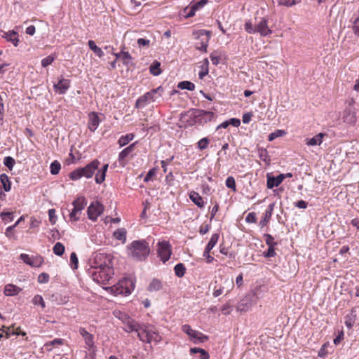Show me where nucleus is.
Listing matches in <instances>:
<instances>
[{"instance_id": "3", "label": "nucleus", "mask_w": 359, "mask_h": 359, "mask_svg": "<svg viewBox=\"0 0 359 359\" xmlns=\"http://www.w3.org/2000/svg\"><path fill=\"white\" fill-rule=\"evenodd\" d=\"M100 165V162L97 159H94L88 163L85 167L79 168L72 171L69 177L72 180L76 181L81 177L86 179L91 178Z\"/></svg>"}, {"instance_id": "2", "label": "nucleus", "mask_w": 359, "mask_h": 359, "mask_svg": "<svg viewBox=\"0 0 359 359\" xmlns=\"http://www.w3.org/2000/svg\"><path fill=\"white\" fill-rule=\"evenodd\" d=\"M126 253L134 261H145L150 254L149 243L144 239L133 241L126 246Z\"/></svg>"}, {"instance_id": "11", "label": "nucleus", "mask_w": 359, "mask_h": 359, "mask_svg": "<svg viewBox=\"0 0 359 359\" xmlns=\"http://www.w3.org/2000/svg\"><path fill=\"white\" fill-rule=\"evenodd\" d=\"M215 285L213 288L212 295L215 297H217L226 292V295L229 294L233 288L234 283L233 280L225 278L223 280V285H217V282L215 281Z\"/></svg>"}, {"instance_id": "55", "label": "nucleus", "mask_w": 359, "mask_h": 359, "mask_svg": "<svg viewBox=\"0 0 359 359\" xmlns=\"http://www.w3.org/2000/svg\"><path fill=\"white\" fill-rule=\"evenodd\" d=\"M139 48H148L150 45V40L144 38H140L137 41Z\"/></svg>"}, {"instance_id": "29", "label": "nucleus", "mask_w": 359, "mask_h": 359, "mask_svg": "<svg viewBox=\"0 0 359 359\" xmlns=\"http://www.w3.org/2000/svg\"><path fill=\"white\" fill-rule=\"evenodd\" d=\"M191 201L199 208L204 207L203 198L196 191H191L189 194Z\"/></svg>"}, {"instance_id": "28", "label": "nucleus", "mask_w": 359, "mask_h": 359, "mask_svg": "<svg viewBox=\"0 0 359 359\" xmlns=\"http://www.w3.org/2000/svg\"><path fill=\"white\" fill-rule=\"evenodd\" d=\"M191 340L194 341V344L203 343L208 339V337L204 335L203 333L194 330L193 334L190 336Z\"/></svg>"}, {"instance_id": "23", "label": "nucleus", "mask_w": 359, "mask_h": 359, "mask_svg": "<svg viewBox=\"0 0 359 359\" xmlns=\"http://www.w3.org/2000/svg\"><path fill=\"white\" fill-rule=\"evenodd\" d=\"M284 180L283 174L278 175L277 177L267 176V187L272 189L279 186Z\"/></svg>"}, {"instance_id": "22", "label": "nucleus", "mask_w": 359, "mask_h": 359, "mask_svg": "<svg viewBox=\"0 0 359 359\" xmlns=\"http://www.w3.org/2000/svg\"><path fill=\"white\" fill-rule=\"evenodd\" d=\"M137 142H134L130 144L128 147L122 150L118 154V161L122 165H124V163H122L125 158H126L129 155H130L135 150V144Z\"/></svg>"}, {"instance_id": "38", "label": "nucleus", "mask_w": 359, "mask_h": 359, "mask_svg": "<svg viewBox=\"0 0 359 359\" xmlns=\"http://www.w3.org/2000/svg\"><path fill=\"white\" fill-rule=\"evenodd\" d=\"M177 87L182 90L186 89L191 91L195 89V85L193 83L188 81L180 82L177 85Z\"/></svg>"}, {"instance_id": "62", "label": "nucleus", "mask_w": 359, "mask_h": 359, "mask_svg": "<svg viewBox=\"0 0 359 359\" xmlns=\"http://www.w3.org/2000/svg\"><path fill=\"white\" fill-rule=\"evenodd\" d=\"M182 330L185 332L189 337L193 334L194 330H193L190 325L185 324L182 327Z\"/></svg>"}, {"instance_id": "12", "label": "nucleus", "mask_w": 359, "mask_h": 359, "mask_svg": "<svg viewBox=\"0 0 359 359\" xmlns=\"http://www.w3.org/2000/svg\"><path fill=\"white\" fill-rule=\"evenodd\" d=\"M104 210V205L99 201H93L87 209L88 217L92 221H96Z\"/></svg>"}, {"instance_id": "14", "label": "nucleus", "mask_w": 359, "mask_h": 359, "mask_svg": "<svg viewBox=\"0 0 359 359\" xmlns=\"http://www.w3.org/2000/svg\"><path fill=\"white\" fill-rule=\"evenodd\" d=\"M219 239L218 233H213L205 247V249L203 252V256L205 257L206 262L208 264L212 263L214 261V257L210 255V251L215 246Z\"/></svg>"}, {"instance_id": "6", "label": "nucleus", "mask_w": 359, "mask_h": 359, "mask_svg": "<svg viewBox=\"0 0 359 359\" xmlns=\"http://www.w3.org/2000/svg\"><path fill=\"white\" fill-rule=\"evenodd\" d=\"M195 39H196V42L195 44L196 48L206 52L207 47L211 37V33L209 31H206L204 29H201L196 31L193 33Z\"/></svg>"}, {"instance_id": "47", "label": "nucleus", "mask_w": 359, "mask_h": 359, "mask_svg": "<svg viewBox=\"0 0 359 359\" xmlns=\"http://www.w3.org/2000/svg\"><path fill=\"white\" fill-rule=\"evenodd\" d=\"M225 184L228 188L231 189L233 191H236L235 179L232 176H229L226 178Z\"/></svg>"}, {"instance_id": "8", "label": "nucleus", "mask_w": 359, "mask_h": 359, "mask_svg": "<svg viewBox=\"0 0 359 359\" xmlns=\"http://www.w3.org/2000/svg\"><path fill=\"white\" fill-rule=\"evenodd\" d=\"M114 315L118 318L125 325L124 330L127 332H135L138 327L139 323L132 319L128 315L121 312V311H114Z\"/></svg>"}, {"instance_id": "17", "label": "nucleus", "mask_w": 359, "mask_h": 359, "mask_svg": "<svg viewBox=\"0 0 359 359\" xmlns=\"http://www.w3.org/2000/svg\"><path fill=\"white\" fill-rule=\"evenodd\" d=\"M343 121L346 124L353 126L357 121L355 110L353 107L346 108L343 114Z\"/></svg>"}, {"instance_id": "52", "label": "nucleus", "mask_w": 359, "mask_h": 359, "mask_svg": "<svg viewBox=\"0 0 359 359\" xmlns=\"http://www.w3.org/2000/svg\"><path fill=\"white\" fill-rule=\"evenodd\" d=\"M285 134V132L284 130H277L274 133L269 134L268 139L269 141H272L274 139H276V137H281Z\"/></svg>"}, {"instance_id": "27", "label": "nucleus", "mask_w": 359, "mask_h": 359, "mask_svg": "<svg viewBox=\"0 0 359 359\" xmlns=\"http://www.w3.org/2000/svg\"><path fill=\"white\" fill-rule=\"evenodd\" d=\"M208 2V0H201L196 3L191 4L189 7V11L187 13L188 17H192L195 13L202 8Z\"/></svg>"}, {"instance_id": "45", "label": "nucleus", "mask_w": 359, "mask_h": 359, "mask_svg": "<svg viewBox=\"0 0 359 359\" xmlns=\"http://www.w3.org/2000/svg\"><path fill=\"white\" fill-rule=\"evenodd\" d=\"M209 142L208 137H203L198 142L197 147L200 150H204L208 147Z\"/></svg>"}, {"instance_id": "15", "label": "nucleus", "mask_w": 359, "mask_h": 359, "mask_svg": "<svg viewBox=\"0 0 359 359\" xmlns=\"http://www.w3.org/2000/svg\"><path fill=\"white\" fill-rule=\"evenodd\" d=\"M255 30L256 33H259L262 36H266L272 33V30L268 26V20L264 18H261L255 25Z\"/></svg>"}, {"instance_id": "46", "label": "nucleus", "mask_w": 359, "mask_h": 359, "mask_svg": "<svg viewBox=\"0 0 359 359\" xmlns=\"http://www.w3.org/2000/svg\"><path fill=\"white\" fill-rule=\"evenodd\" d=\"M4 164L10 170H12L14 165H15V160L11 156H6L4 159Z\"/></svg>"}, {"instance_id": "13", "label": "nucleus", "mask_w": 359, "mask_h": 359, "mask_svg": "<svg viewBox=\"0 0 359 359\" xmlns=\"http://www.w3.org/2000/svg\"><path fill=\"white\" fill-rule=\"evenodd\" d=\"M255 293L246 294L237 304V310L241 312H246L255 304Z\"/></svg>"}, {"instance_id": "61", "label": "nucleus", "mask_w": 359, "mask_h": 359, "mask_svg": "<svg viewBox=\"0 0 359 359\" xmlns=\"http://www.w3.org/2000/svg\"><path fill=\"white\" fill-rule=\"evenodd\" d=\"M257 221L256 214L255 212H250L245 217L247 223H255Z\"/></svg>"}, {"instance_id": "7", "label": "nucleus", "mask_w": 359, "mask_h": 359, "mask_svg": "<svg viewBox=\"0 0 359 359\" xmlns=\"http://www.w3.org/2000/svg\"><path fill=\"white\" fill-rule=\"evenodd\" d=\"M87 205V201L84 196L77 197L73 202V208L69 213L70 220L76 222L80 219L82 210Z\"/></svg>"}, {"instance_id": "41", "label": "nucleus", "mask_w": 359, "mask_h": 359, "mask_svg": "<svg viewBox=\"0 0 359 359\" xmlns=\"http://www.w3.org/2000/svg\"><path fill=\"white\" fill-rule=\"evenodd\" d=\"M161 288V283L160 280L154 279L149 285V291H158Z\"/></svg>"}, {"instance_id": "39", "label": "nucleus", "mask_w": 359, "mask_h": 359, "mask_svg": "<svg viewBox=\"0 0 359 359\" xmlns=\"http://www.w3.org/2000/svg\"><path fill=\"white\" fill-rule=\"evenodd\" d=\"M160 62L155 61L151 66H150V72L154 75L158 76L161 73V69H160Z\"/></svg>"}, {"instance_id": "30", "label": "nucleus", "mask_w": 359, "mask_h": 359, "mask_svg": "<svg viewBox=\"0 0 359 359\" xmlns=\"http://www.w3.org/2000/svg\"><path fill=\"white\" fill-rule=\"evenodd\" d=\"M126 233L127 231L124 228H120L114 232L113 236L116 240L125 243L126 241Z\"/></svg>"}, {"instance_id": "64", "label": "nucleus", "mask_w": 359, "mask_h": 359, "mask_svg": "<svg viewBox=\"0 0 359 359\" xmlns=\"http://www.w3.org/2000/svg\"><path fill=\"white\" fill-rule=\"evenodd\" d=\"M295 207L301 209H306L308 206L307 202L300 200L294 203Z\"/></svg>"}, {"instance_id": "48", "label": "nucleus", "mask_w": 359, "mask_h": 359, "mask_svg": "<svg viewBox=\"0 0 359 359\" xmlns=\"http://www.w3.org/2000/svg\"><path fill=\"white\" fill-rule=\"evenodd\" d=\"M244 28H245V30L248 34H255L256 33L255 26H254L252 22L250 20L245 22V23L244 25Z\"/></svg>"}, {"instance_id": "9", "label": "nucleus", "mask_w": 359, "mask_h": 359, "mask_svg": "<svg viewBox=\"0 0 359 359\" xmlns=\"http://www.w3.org/2000/svg\"><path fill=\"white\" fill-rule=\"evenodd\" d=\"M135 287L133 280L130 278H123L114 286L113 290L116 294L128 295L133 290Z\"/></svg>"}, {"instance_id": "24", "label": "nucleus", "mask_w": 359, "mask_h": 359, "mask_svg": "<svg viewBox=\"0 0 359 359\" xmlns=\"http://www.w3.org/2000/svg\"><path fill=\"white\" fill-rule=\"evenodd\" d=\"M326 135L325 133H320L311 138L305 140L306 144L308 146H317L323 143V139Z\"/></svg>"}, {"instance_id": "16", "label": "nucleus", "mask_w": 359, "mask_h": 359, "mask_svg": "<svg viewBox=\"0 0 359 359\" xmlns=\"http://www.w3.org/2000/svg\"><path fill=\"white\" fill-rule=\"evenodd\" d=\"M20 259L27 264L32 267H39L43 262V259L41 256L30 257L27 254H21Z\"/></svg>"}, {"instance_id": "37", "label": "nucleus", "mask_w": 359, "mask_h": 359, "mask_svg": "<svg viewBox=\"0 0 359 359\" xmlns=\"http://www.w3.org/2000/svg\"><path fill=\"white\" fill-rule=\"evenodd\" d=\"M174 271H175V275L177 277L181 278V277L184 276L185 271H186V268L183 264L178 263L175 266Z\"/></svg>"}, {"instance_id": "5", "label": "nucleus", "mask_w": 359, "mask_h": 359, "mask_svg": "<svg viewBox=\"0 0 359 359\" xmlns=\"http://www.w3.org/2000/svg\"><path fill=\"white\" fill-rule=\"evenodd\" d=\"M163 92L162 87H158L153 89L143 95L140 96L136 101L135 107L137 109H142L146 107L148 104L156 101L158 98L161 96Z\"/></svg>"}, {"instance_id": "56", "label": "nucleus", "mask_w": 359, "mask_h": 359, "mask_svg": "<svg viewBox=\"0 0 359 359\" xmlns=\"http://www.w3.org/2000/svg\"><path fill=\"white\" fill-rule=\"evenodd\" d=\"M48 216L50 222L52 224H55L57 221L56 211L55 209H50L48 210Z\"/></svg>"}, {"instance_id": "57", "label": "nucleus", "mask_w": 359, "mask_h": 359, "mask_svg": "<svg viewBox=\"0 0 359 359\" xmlns=\"http://www.w3.org/2000/svg\"><path fill=\"white\" fill-rule=\"evenodd\" d=\"M156 169L155 168H153L149 170L147 175L145 176L144 181L145 182H148L152 180V177L156 175Z\"/></svg>"}, {"instance_id": "54", "label": "nucleus", "mask_w": 359, "mask_h": 359, "mask_svg": "<svg viewBox=\"0 0 359 359\" xmlns=\"http://www.w3.org/2000/svg\"><path fill=\"white\" fill-rule=\"evenodd\" d=\"M123 63L126 65H128L132 60V56L128 52L122 50V56H121Z\"/></svg>"}, {"instance_id": "25", "label": "nucleus", "mask_w": 359, "mask_h": 359, "mask_svg": "<svg viewBox=\"0 0 359 359\" xmlns=\"http://www.w3.org/2000/svg\"><path fill=\"white\" fill-rule=\"evenodd\" d=\"M22 289L13 284H7L4 286V294L6 296H15L21 292Z\"/></svg>"}, {"instance_id": "59", "label": "nucleus", "mask_w": 359, "mask_h": 359, "mask_svg": "<svg viewBox=\"0 0 359 359\" xmlns=\"http://www.w3.org/2000/svg\"><path fill=\"white\" fill-rule=\"evenodd\" d=\"M49 280V276L46 273H41L38 276V282L39 283H46Z\"/></svg>"}, {"instance_id": "10", "label": "nucleus", "mask_w": 359, "mask_h": 359, "mask_svg": "<svg viewBox=\"0 0 359 359\" xmlns=\"http://www.w3.org/2000/svg\"><path fill=\"white\" fill-rule=\"evenodd\" d=\"M157 254L161 260L165 263L168 261L172 255V248L170 243L167 241H162L158 242L157 245Z\"/></svg>"}, {"instance_id": "58", "label": "nucleus", "mask_w": 359, "mask_h": 359, "mask_svg": "<svg viewBox=\"0 0 359 359\" xmlns=\"http://www.w3.org/2000/svg\"><path fill=\"white\" fill-rule=\"evenodd\" d=\"M210 58L214 65H217L219 63L220 57L217 55L216 51L210 54Z\"/></svg>"}, {"instance_id": "32", "label": "nucleus", "mask_w": 359, "mask_h": 359, "mask_svg": "<svg viewBox=\"0 0 359 359\" xmlns=\"http://www.w3.org/2000/svg\"><path fill=\"white\" fill-rule=\"evenodd\" d=\"M88 44L89 48L92 50L97 56H98L99 57H102L104 56V52L100 48L97 46L94 41L89 40Z\"/></svg>"}, {"instance_id": "33", "label": "nucleus", "mask_w": 359, "mask_h": 359, "mask_svg": "<svg viewBox=\"0 0 359 359\" xmlns=\"http://www.w3.org/2000/svg\"><path fill=\"white\" fill-rule=\"evenodd\" d=\"M134 138V135L132 133L122 135L118 140V143L120 147H124L128 144Z\"/></svg>"}, {"instance_id": "43", "label": "nucleus", "mask_w": 359, "mask_h": 359, "mask_svg": "<svg viewBox=\"0 0 359 359\" xmlns=\"http://www.w3.org/2000/svg\"><path fill=\"white\" fill-rule=\"evenodd\" d=\"M0 216L5 223L10 222L13 219V212H2L0 213Z\"/></svg>"}, {"instance_id": "34", "label": "nucleus", "mask_w": 359, "mask_h": 359, "mask_svg": "<svg viewBox=\"0 0 359 359\" xmlns=\"http://www.w3.org/2000/svg\"><path fill=\"white\" fill-rule=\"evenodd\" d=\"M198 116L201 119H204L205 122L211 121L215 118V114L212 111L201 110L198 114Z\"/></svg>"}, {"instance_id": "1", "label": "nucleus", "mask_w": 359, "mask_h": 359, "mask_svg": "<svg viewBox=\"0 0 359 359\" xmlns=\"http://www.w3.org/2000/svg\"><path fill=\"white\" fill-rule=\"evenodd\" d=\"M88 275L99 284H107L114 274L111 259L107 254H96L90 267L88 269Z\"/></svg>"}, {"instance_id": "49", "label": "nucleus", "mask_w": 359, "mask_h": 359, "mask_svg": "<svg viewBox=\"0 0 359 359\" xmlns=\"http://www.w3.org/2000/svg\"><path fill=\"white\" fill-rule=\"evenodd\" d=\"M298 3L297 0H278V4L279 6H284L286 7H291Z\"/></svg>"}, {"instance_id": "4", "label": "nucleus", "mask_w": 359, "mask_h": 359, "mask_svg": "<svg viewBox=\"0 0 359 359\" xmlns=\"http://www.w3.org/2000/svg\"><path fill=\"white\" fill-rule=\"evenodd\" d=\"M135 332L137 334V337L142 342L151 343V341H154L158 343L162 339L158 332L147 325L139 324L138 327H137Z\"/></svg>"}, {"instance_id": "60", "label": "nucleus", "mask_w": 359, "mask_h": 359, "mask_svg": "<svg viewBox=\"0 0 359 359\" xmlns=\"http://www.w3.org/2000/svg\"><path fill=\"white\" fill-rule=\"evenodd\" d=\"M264 257H273L276 253L275 252L274 247H269L267 251L264 252Z\"/></svg>"}, {"instance_id": "19", "label": "nucleus", "mask_w": 359, "mask_h": 359, "mask_svg": "<svg viewBox=\"0 0 359 359\" xmlns=\"http://www.w3.org/2000/svg\"><path fill=\"white\" fill-rule=\"evenodd\" d=\"M70 80L61 78L57 83L53 85V88L55 92H57L60 95H63L65 94L70 88Z\"/></svg>"}, {"instance_id": "35", "label": "nucleus", "mask_w": 359, "mask_h": 359, "mask_svg": "<svg viewBox=\"0 0 359 359\" xmlns=\"http://www.w3.org/2000/svg\"><path fill=\"white\" fill-rule=\"evenodd\" d=\"M64 344V340L62 339H55L52 341H48L44 344V346L46 348L48 351H51V346H59L62 345Z\"/></svg>"}, {"instance_id": "40", "label": "nucleus", "mask_w": 359, "mask_h": 359, "mask_svg": "<svg viewBox=\"0 0 359 359\" xmlns=\"http://www.w3.org/2000/svg\"><path fill=\"white\" fill-rule=\"evenodd\" d=\"M50 168L52 175H57L60 170L61 165L57 161H54L51 163Z\"/></svg>"}, {"instance_id": "18", "label": "nucleus", "mask_w": 359, "mask_h": 359, "mask_svg": "<svg viewBox=\"0 0 359 359\" xmlns=\"http://www.w3.org/2000/svg\"><path fill=\"white\" fill-rule=\"evenodd\" d=\"M0 35L7 41L12 43L14 45V46L17 47L18 46L20 40L19 35L17 32L14 30H11L8 32L1 30L0 32Z\"/></svg>"}, {"instance_id": "26", "label": "nucleus", "mask_w": 359, "mask_h": 359, "mask_svg": "<svg viewBox=\"0 0 359 359\" xmlns=\"http://www.w3.org/2000/svg\"><path fill=\"white\" fill-rule=\"evenodd\" d=\"M79 333L83 338L86 344L89 347L92 348L94 346L93 336L90 334L85 328L81 327L79 329Z\"/></svg>"}, {"instance_id": "20", "label": "nucleus", "mask_w": 359, "mask_h": 359, "mask_svg": "<svg viewBox=\"0 0 359 359\" xmlns=\"http://www.w3.org/2000/svg\"><path fill=\"white\" fill-rule=\"evenodd\" d=\"M88 116V127L90 131L94 132L98 128L100 121L98 114L96 112H90Z\"/></svg>"}, {"instance_id": "21", "label": "nucleus", "mask_w": 359, "mask_h": 359, "mask_svg": "<svg viewBox=\"0 0 359 359\" xmlns=\"http://www.w3.org/2000/svg\"><path fill=\"white\" fill-rule=\"evenodd\" d=\"M275 203H271L268 205L266 210H265L264 213L263 218L259 222V226L261 227H264L266 225V224L269 222V220L271 218L273 211L274 209Z\"/></svg>"}, {"instance_id": "42", "label": "nucleus", "mask_w": 359, "mask_h": 359, "mask_svg": "<svg viewBox=\"0 0 359 359\" xmlns=\"http://www.w3.org/2000/svg\"><path fill=\"white\" fill-rule=\"evenodd\" d=\"M106 177V173L101 171L100 170H98L97 172L95 173V180L97 184H102Z\"/></svg>"}, {"instance_id": "50", "label": "nucleus", "mask_w": 359, "mask_h": 359, "mask_svg": "<svg viewBox=\"0 0 359 359\" xmlns=\"http://www.w3.org/2000/svg\"><path fill=\"white\" fill-rule=\"evenodd\" d=\"M71 267L72 269H76L78 268V258L75 252H72L70 255Z\"/></svg>"}, {"instance_id": "31", "label": "nucleus", "mask_w": 359, "mask_h": 359, "mask_svg": "<svg viewBox=\"0 0 359 359\" xmlns=\"http://www.w3.org/2000/svg\"><path fill=\"white\" fill-rule=\"evenodd\" d=\"M0 181L5 191L8 192L11 189V182L6 174L3 173L0 175Z\"/></svg>"}, {"instance_id": "53", "label": "nucleus", "mask_w": 359, "mask_h": 359, "mask_svg": "<svg viewBox=\"0 0 359 359\" xmlns=\"http://www.w3.org/2000/svg\"><path fill=\"white\" fill-rule=\"evenodd\" d=\"M54 60H55V57H53V55H48L46 57L42 59L41 66L43 67H46L48 65H51Z\"/></svg>"}, {"instance_id": "51", "label": "nucleus", "mask_w": 359, "mask_h": 359, "mask_svg": "<svg viewBox=\"0 0 359 359\" xmlns=\"http://www.w3.org/2000/svg\"><path fill=\"white\" fill-rule=\"evenodd\" d=\"M266 244L268 247H274L277 245V243L274 241L273 237L271 234L266 233L264 234Z\"/></svg>"}, {"instance_id": "36", "label": "nucleus", "mask_w": 359, "mask_h": 359, "mask_svg": "<svg viewBox=\"0 0 359 359\" xmlns=\"http://www.w3.org/2000/svg\"><path fill=\"white\" fill-rule=\"evenodd\" d=\"M65 245L60 242L56 243L53 248V253L57 256H62L65 252Z\"/></svg>"}, {"instance_id": "63", "label": "nucleus", "mask_w": 359, "mask_h": 359, "mask_svg": "<svg viewBox=\"0 0 359 359\" xmlns=\"http://www.w3.org/2000/svg\"><path fill=\"white\" fill-rule=\"evenodd\" d=\"M252 116V112H248V113L243 114V117H242L243 122L244 123H249L251 121Z\"/></svg>"}, {"instance_id": "44", "label": "nucleus", "mask_w": 359, "mask_h": 359, "mask_svg": "<svg viewBox=\"0 0 359 359\" xmlns=\"http://www.w3.org/2000/svg\"><path fill=\"white\" fill-rule=\"evenodd\" d=\"M32 303L34 305H40L43 309L46 307V304L42 296L36 294L32 299Z\"/></svg>"}]
</instances>
